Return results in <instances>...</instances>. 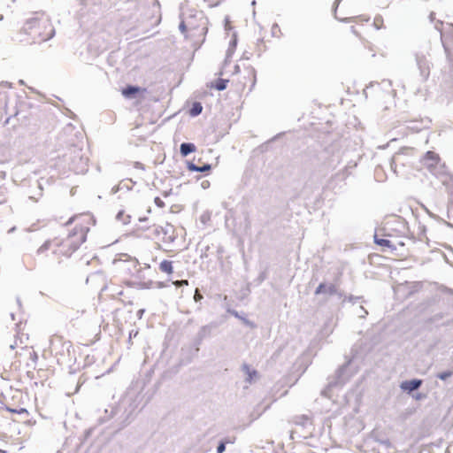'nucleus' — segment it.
<instances>
[{"label": "nucleus", "instance_id": "1", "mask_svg": "<svg viewBox=\"0 0 453 453\" xmlns=\"http://www.w3.org/2000/svg\"><path fill=\"white\" fill-rule=\"evenodd\" d=\"M180 30L191 47L198 48L205 40L208 19L201 12L185 13L180 24Z\"/></svg>", "mask_w": 453, "mask_h": 453}, {"label": "nucleus", "instance_id": "2", "mask_svg": "<svg viewBox=\"0 0 453 453\" xmlns=\"http://www.w3.org/2000/svg\"><path fill=\"white\" fill-rule=\"evenodd\" d=\"M112 271L121 281L129 287L147 288L144 268L137 259L127 257L126 259H115L112 264Z\"/></svg>", "mask_w": 453, "mask_h": 453}, {"label": "nucleus", "instance_id": "3", "mask_svg": "<svg viewBox=\"0 0 453 453\" xmlns=\"http://www.w3.org/2000/svg\"><path fill=\"white\" fill-rule=\"evenodd\" d=\"M82 243L69 234L64 239L54 238L45 242L38 250L42 257L52 255L58 261L70 257Z\"/></svg>", "mask_w": 453, "mask_h": 453}, {"label": "nucleus", "instance_id": "4", "mask_svg": "<svg viewBox=\"0 0 453 453\" xmlns=\"http://www.w3.org/2000/svg\"><path fill=\"white\" fill-rule=\"evenodd\" d=\"M95 222L93 215L88 212L74 215L66 222V226H71L68 234L83 243L87 239L88 232L95 225Z\"/></svg>", "mask_w": 453, "mask_h": 453}, {"label": "nucleus", "instance_id": "5", "mask_svg": "<svg viewBox=\"0 0 453 453\" xmlns=\"http://www.w3.org/2000/svg\"><path fill=\"white\" fill-rule=\"evenodd\" d=\"M25 32L34 40L46 41L52 35V27L48 18H32L24 27Z\"/></svg>", "mask_w": 453, "mask_h": 453}, {"label": "nucleus", "instance_id": "6", "mask_svg": "<svg viewBox=\"0 0 453 453\" xmlns=\"http://www.w3.org/2000/svg\"><path fill=\"white\" fill-rule=\"evenodd\" d=\"M231 84L234 90L240 95L250 92L256 84V74L253 70L245 69L235 74L231 80Z\"/></svg>", "mask_w": 453, "mask_h": 453}, {"label": "nucleus", "instance_id": "7", "mask_svg": "<svg viewBox=\"0 0 453 453\" xmlns=\"http://www.w3.org/2000/svg\"><path fill=\"white\" fill-rule=\"evenodd\" d=\"M441 40L445 52L450 61H453V26L449 24L441 33Z\"/></svg>", "mask_w": 453, "mask_h": 453}, {"label": "nucleus", "instance_id": "8", "mask_svg": "<svg viewBox=\"0 0 453 453\" xmlns=\"http://www.w3.org/2000/svg\"><path fill=\"white\" fill-rule=\"evenodd\" d=\"M411 152L410 150H403L395 153L392 158L391 166L396 171V168L400 165L409 163L406 159L409 154Z\"/></svg>", "mask_w": 453, "mask_h": 453}, {"label": "nucleus", "instance_id": "9", "mask_svg": "<svg viewBox=\"0 0 453 453\" xmlns=\"http://www.w3.org/2000/svg\"><path fill=\"white\" fill-rule=\"evenodd\" d=\"M145 91H146L145 88H142L134 87V86H127L126 88H122L121 94L126 98H132V97H134L137 94H139L141 92L143 93Z\"/></svg>", "mask_w": 453, "mask_h": 453}, {"label": "nucleus", "instance_id": "10", "mask_svg": "<svg viewBox=\"0 0 453 453\" xmlns=\"http://www.w3.org/2000/svg\"><path fill=\"white\" fill-rule=\"evenodd\" d=\"M58 345H62L63 347L66 346L68 349L71 347V342L65 341L63 335L53 334L50 339V347L52 349L56 350Z\"/></svg>", "mask_w": 453, "mask_h": 453}, {"label": "nucleus", "instance_id": "11", "mask_svg": "<svg viewBox=\"0 0 453 453\" xmlns=\"http://www.w3.org/2000/svg\"><path fill=\"white\" fill-rule=\"evenodd\" d=\"M422 384L421 380H411L402 382L401 388L404 391L411 392L418 388Z\"/></svg>", "mask_w": 453, "mask_h": 453}, {"label": "nucleus", "instance_id": "12", "mask_svg": "<svg viewBox=\"0 0 453 453\" xmlns=\"http://www.w3.org/2000/svg\"><path fill=\"white\" fill-rule=\"evenodd\" d=\"M242 370L247 375V380L250 383L258 378V373L256 370L252 369L250 365H244Z\"/></svg>", "mask_w": 453, "mask_h": 453}, {"label": "nucleus", "instance_id": "13", "mask_svg": "<svg viewBox=\"0 0 453 453\" xmlns=\"http://www.w3.org/2000/svg\"><path fill=\"white\" fill-rule=\"evenodd\" d=\"M159 270L162 273H166L168 275L172 274L173 273V262L170 261V260H163L159 264Z\"/></svg>", "mask_w": 453, "mask_h": 453}, {"label": "nucleus", "instance_id": "14", "mask_svg": "<svg viewBox=\"0 0 453 453\" xmlns=\"http://www.w3.org/2000/svg\"><path fill=\"white\" fill-rule=\"evenodd\" d=\"M426 161H430V166L435 165L440 162V156L434 151H427L424 157Z\"/></svg>", "mask_w": 453, "mask_h": 453}, {"label": "nucleus", "instance_id": "15", "mask_svg": "<svg viewBox=\"0 0 453 453\" xmlns=\"http://www.w3.org/2000/svg\"><path fill=\"white\" fill-rule=\"evenodd\" d=\"M374 242L382 248V250L386 249H394L391 242L388 239L380 238L377 235L374 236Z\"/></svg>", "mask_w": 453, "mask_h": 453}, {"label": "nucleus", "instance_id": "16", "mask_svg": "<svg viewBox=\"0 0 453 453\" xmlns=\"http://www.w3.org/2000/svg\"><path fill=\"white\" fill-rule=\"evenodd\" d=\"M327 292L329 294H334L336 292V288L334 285H330L329 287H326V284L321 283L317 288L315 294L319 295L321 293Z\"/></svg>", "mask_w": 453, "mask_h": 453}, {"label": "nucleus", "instance_id": "17", "mask_svg": "<svg viewBox=\"0 0 453 453\" xmlns=\"http://www.w3.org/2000/svg\"><path fill=\"white\" fill-rule=\"evenodd\" d=\"M419 68L425 75H428L430 72L429 63L426 61L425 57L418 58V60Z\"/></svg>", "mask_w": 453, "mask_h": 453}, {"label": "nucleus", "instance_id": "18", "mask_svg": "<svg viewBox=\"0 0 453 453\" xmlns=\"http://www.w3.org/2000/svg\"><path fill=\"white\" fill-rule=\"evenodd\" d=\"M211 166L209 164H204L201 166L196 165L195 164H192V163L188 165V169L190 171H195V172H199V173L208 172L211 170Z\"/></svg>", "mask_w": 453, "mask_h": 453}, {"label": "nucleus", "instance_id": "19", "mask_svg": "<svg viewBox=\"0 0 453 453\" xmlns=\"http://www.w3.org/2000/svg\"><path fill=\"white\" fill-rule=\"evenodd\" d=\"M194 151H196V146L193 143H182L180 145V153L184 157Z\"/></svg>", "mask_w": 453, "mask_h": 453}, {"label": "nucleus", "instance_id": "20", "mask_svg": "<svg viewBox=\"0 0 453 453\" xmlns=\"http://www.w3.org/2000/svg\"><path fill=\"white\" fill-rule=\"evenodd\" d=\"M203 111V106L200 103L195 102L189 110V114L193 117L199 115Z\"/></svg>", "mask_w": 453, "mask_h": 453}, {"label": "nucleus", "instance_id": "21", "mask_svg": "<svg viewBox=\"0 0 453 453\" xmlns=\"http://www.w3.org/2000/svg\"><path fill=\"white\" fill-rule=\"evenodd\" d=\"M348 20L363 26L365 23H368L370 21V18L362 15V16L349 18V19H348Z\"/></svg>", "mask_w": 453, "mask_h": 453}, {"label": "nucleus", "instance_id": "22", "mask_svg": "<svg viewBox=\"0 0 453 453\" xmlns=\"http://www.w3.org/2000/svg\"><path fill=\"white\" fill-rule=\"evenodd\" d=\"M228 81V80L219 79L215 83V88L218 90H224L226 88Z\"/></svg>", "mask_w": 453, "mask_h": 453}, {"label": "nucleus", "instance_id": "23", "mask_svg": "<svg viewBox=\"0 0 453 453\" xmlns=\"http://www.w3.org/2000/svg\"><path fill=\"white\" fill-rule=\"evenodd\" d=\"M14 2L15 0H0V10L9 9Z\"/></svg>", "mask_w": 453, "mask_h": 453}, {"label": "nucleus", "instance_id": "24", "mask_svg": "<svg viewBox=\"0 0 453 453\" xmlns=\"http://www.w3.org/2000/svg\"><path fill=\"white\" fill-rule=\"evenodd\" d=\"M415 123H417V121H416V120H411V121H410V124H411V126H409V128H410L411 130H412V131H416V132H418V131H421L422 129H424V128H425V127H424V126H422V127H418V125H415V126H414L413 124H415Z\"/></svg>", "mask_w": 453, "mask_h": 453}, {"label": "nucleus", "instance_id": "25", "mask_svg": "<svg viewBox=\"0 0 453 453\" xmlns=\"http://www.w3.org/2000/svg\"><path fill=\"white\" fill-rule=\"evenodd\" d=\"M364 45L365 48H367L369 50V51L372 53V56H375L374 47L370 42L364 41Z\"/></svg>", "mask_w": 453, "mask_h": 453}, {"label": "nucleus", "instance_id": "26", "mask_svg": "<svg viewBox=\"0 0 453 453\" xmlns=\"http://www.w3.org/2000/svg\"><path fill=\"white\" fill-rule=\"evenodd\" d=\"M452 375V372H441L438 374V378L442 380H445L446 379H448L449 377H450Z\"/></svg>", "mask_w": 453, "mask_h": 453}, {"label": "nucleus", "instance_id": "27", "mask_svg": "<svg viewBox=\"0 0 453 453\" xmlns=\"http://www.w3.org/2000/svg\"><path fill=\"white\" fill-rule=\"evenodd\" d=\"M7 411L12 412V413H19V414L27 413V411L26 409H24V408H20L19 410L12 409V408H7Z\"/></svg>", "mask_w": 453, "mask_h": 453}, {"label": "nucleus", "instance_id": "28", "mask_svg": "<svg viewBox=\"0 0 453 453\" xmlns=\"http://www.w3.org/2000/svg\"><path fill=\"white\" fill-rule=\"evenodd\" d=\"M173 283L176 287H182V286H188V281L187 280H175Z\"/></svg>", "mask_w": 453, "mask_h": 453}, {"label": "nucleus", "instance_id": "29", "mask_svg": "<svg viewBox=\"0 0 453 453\" xmlns=\"http://www.w3.org/2000/svg\"><path fill=\"white\" fill-rule=\"evenodd\" d=\"M203 2L209 6L213 7L219 4V0H203Z\"/></svg>", "mask_w": 453, "mask_h": 453}, {"label": "nucleus", "instance_id": "30", "mask_svg": "<svg viewBox=\"0 0 453 453\" xmlns=\"http://www.w3.org/2000/svg\"><path fill=\"white\" fill-rule=\"evenodd\" d=\"M154 202L157 207H159V208L165 207V203L162 201V199L160 197H156L154 199Z\"/></svg>", "mask_w": 453, "mask_h": 453}, {"label": "nucleus", "instance_id": "31", "mask_svg": "<svg viewBox=\"0 0 453 453\" xmlns=\"http://www.w3.org/2000/svg\"><path fill=\"white\" fill-rule=\"evenodd\" d=\"M225 443L221 442L217 448V453H223L225 451Z\"/></svg>", "mask_w": 453, "mask_h": 453}, {"label": "nucleus", "instance_id": "32", "mask_svg": "<svg viewBox=\"0 0 453 453\" xmlns=\"http://www.w3.org/2000/svg\"><path fill=\"white\" fill-rule=\"evenodd\" d=\"M6 201L4 192L0 188V203H3Z\"/></svg>", "mask_w": 453, "mask_h": 453}, {"label": "nucleus", "instance_id": "33", "mask_svg": "<svg viewBox=\"0 0 453 453\" xmlns=\"http://www.w3.org/2000/svg\"><path fill=\"white\" fill-rule=\"evenodd\" d=\"M351 32L356 35L357 36H360V33L358 32V30L357 29V27L356 26H352L351 27Z\"/></svg>", "mask_w": 453, "mask_h": 453}, {"label": "nucleus", "instance_id": "34", "mask_svg": "<svg viewBox=\"0 0 453 453\" xmlns=\"http://www.w3.org/2000/svg\"><path fill=\"white\" fill-rule=\"evenodd\" d=\"M194 298H195L196 301H198V300H200L202 298V296L199 294L197 289L196 290V294H195Z\"/></svg>", "mask_w": 453, "mask_h": 453}, {"label": "nucleus", "instance_id": "35", "mask_svg": "<svg viewBox=\"0 0 453 453\" xmlns=\"http://www.w3.org/2000/svg\"><path fill=\"white\" fill-rule=\"evenodd\" d=\"M4 19L3 15L0 14V21Z\"/></svg>", "mask_w": 453, "mask_h": 453}, {"label": "nucleus", "instance_id": "36", "mask_svg": "<svg viewBox=\"0 0 453 453\" xmlns=\"http://www.w3.org/2000/svg\"><path fill=\"white\" fill-rule=\"evenodd\" d=\"M0 453H7V452L4 451V450L0 449Z\"/></svg>", "mask_w": 453, "mask_h": 453}]
</instances>
